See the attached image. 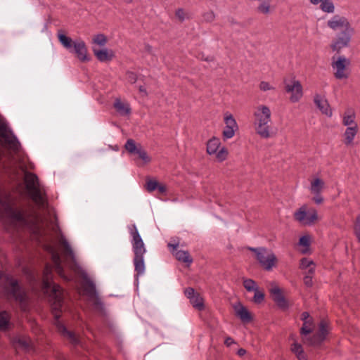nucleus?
I'll list each match as a JSON object with an SVG mask.
<instances>
[{
    "label": "nucleus",
    "mask_w": 360,
    "mask_h": 360,
    "mask_svg": "<svg viewBox=\"0 0 360 360\" xmlns=\"http://www.w3.org/2000/svg\"><path fill=\"white\" fill-rule=\"evenodd\" d=\"M46 251L49 253L53 266L46 264L44 270L43 280L41 283L42 292L49 297L51 304L52 314L56 319V325L58 332L63 335H68V338H75V335L70 332L66 327L59 321L61 316L63 303V290L60 285L51 281V273L53 269L62 278L67 279L62 260L58 250L51 245L46 246Z\"/></svg>",
    "instance_id": "1"
},
{
    "label": "nucleus",
    "mask_w": 360,
    "mask_h": 360,
    "mask_svg": "<svg viewBox=\"0 0 360 360\" xmlns=\"http://www.w3.org/2000/svg\"><path fill=\"white\" fill-rule=\"evenodd\" d=\"M0 219L18 230L30 227L38 220V217L28 214L22 207H16L11 195L0 190Z\"/></svg>",
    "instance_id": "2"
},
{
    "label": "nucleus",
    "mask_w": 360,
    "mask_h": 360,
    "mask_svg": "<svg viewBox=\"0 0 360 360\" xmlns=\"http://www.w3.org/2000/svg\"><path fill=\"white\" fill-rule=\"evenodd\" d=\"M0 287L6 299L18 303L23 311L28 309L26 292L17 279L11 275L3 274L0 271Z\"/></svg>",
    "instance_id": "3"
},
{
    "label": "nucleus",
    "mask_w": 360,
    "mask_h": 360,
    "mask_svg": "<svg viewBox=\"0 0 360 360\" xmlns=\"http://www.w3.org/2000/svg\"><path fill=\"white\" fill-rule=\"evenodd\" d=\"M128 231L131 237V243L134 255L133 259L134 269L137 275L140 276L145 272L144 255L146 252V248L135 224L129 226Z\"/></svg>",
    "instance_id": "4"
},
{
    "label": "nucleus",
    "mask_w": 360,
    "mask_h": 360,
    "mask_svg": "<svg viewBox=\"0 0 360 360\" xmlns=\"http://www.w3.org/2000/svg\"><path fill=\"white\" fill-rule=\"evenodd\" d=\"M271 115L269 108L264 105L257 106L254 112L255 131L263 139H269L275 134L269 125Z\"/></svg>",
    "instance_id": "5"
},
{
    "label": "nucleus",
    "mask_w": 360,
    "mask_h": 360,
    "mask_svg": "<svg viewBox=\"0 0 360 360\" xmlns=\"http://www.w3.org/2000/svg\"><path fill=\"white\" fill-rule=\"evenodd\" d=\"M25 183L29 195L36 205L39 209H46L48 205L47 200L45 193L40 187L37 176L25 172Z\"/></svg>",
    "instance_id": "6"
},
{
    "label": "nucleus",
    "mask_w": 360,
    "mask_h": 360,
    "mask_svg": "<svg viewBox=\"0 0 360 360\" xmlns=\"http://www.w3.org/2000/svg\"><path fill=\"white\" fill-rule=\"evenodd\" d=\"M0 138L2 143L10 150L15 153H18L20 150V142L7 124L4 122H0Z\"/></svg>",
    "instance_id": "7"
},
{
    "label": "nucleus",
    "mask_w": 360,
    "mask_h": 360,
    "mask_svg": "<svg viewBox=\"0 0 360 360\" xmlns=\"http://www.w3.org/2000/svg\"><path fill=\"white\" fill-rule=\"evenodd\" d=\"M250 250L256 254V257L260 265L267 271H270L277 262L275 255L266 248H250Z\"/></svg>",
    "instance_id": "8"
},
{
    "label": "nucleus",
    "mask_w": 360,
    "mask_h": 360,
    "mask_svg": "<svg viewBox=\"0 0 360 360\" xmlns=\"http://www.w3.org/2000/svg\"><path fill=\"white\" fill-rule=\"evenodd\" d=\"M82 288L85 295L92 302L94 309L98 311L102 312L104 309L103 304L96 290L94 283L91 279L85 277L82 283Z\"/></svg>",
    "instance_id": "9"
},
{
    "label": "nucleus",
    "mask_w": 360,
    "mask_h": 360,
    "mask_svg": "<svg viewBox=\"0 0 360 360\" xmlns=\"http://www.w3.org/2000/svg\"><path fill=\"white\" fill-rule=\"evenodd\" d=\"M295 219L304 225H312L318 219V214L314 208L308 209L307 205L302 206L294 213Z\"/></svg>",
    "instance_id": "10"
},
{
    "label": "nucleus",
    "mask_w": 360,
    "mask_h": 360,
    "mask_svg": "<svg viewBox=\"0 0 360 360\" xmlns=\"http://www.w3.org/2000/svg\"><path fill=\"white\" fill-rule=\"evenodd\" d=\"M354 32L353 27L342 30L332 43L331 49L333 51H339L342 48L348 46Z\"/></svg>",
    "instance_id": "11"
},
{
    "label": "nucleus",
    "mask_w": 360,
    "mask_h": 360,
    "mask_svg": "<svg viewBox=\"0 0 360 360\" xmlns=\"http://www.w3.org/2000/svg\"><path fill=\"white\" fill-rule=\"evenodd\" d=\"M349 65V60L344 56H340L336 60H333L332 68L335 70L334 75L338 79H347L349 73L347 67Z\"/></svg>",
    "instance_id": "12"
},
{
    "label": "nucleus",
    "mask_w": 360,
    "mask_h": 360,
    "mask_svg": "<svg viewBox=\"0 0 360 360\" xmlns=\"http://www.w3.org/2000/svg\"><path fill=\"white\" fill-rule=\"evenodd\" d=\"M224 121L225 127L222 132L223 138L225 140L231 139L238 129V124L233 116L228 112L224 113Z\"/></svg>",
    "instance_id": "13"
},
{
    "label": "nucleus",
    "mask_w": 360,
    "mask_h": 360,
    "mask_svg": "<svg viewBox=\"0 0 360 360\" xmlns=\"http://www.w3.org/2000/svg\"><path fill=\"white\" fill-rule=\"evenodd\" d=\"M269 292L272 300L279 309L283 311L288 309L289 303L283 295L281 290L278 285L272 283Z\"/></svg>",
    "instance_id": "14"
},
{
    "label": "nucleus",
    "mask_w": 360,
    "mask_h": 360,
    "mask_svg": "<svg viewBox=\"0 0 360 360\" xmlns=\"http://www.w3.org/2000/svg\"><path fill=\"white\" fill-rule=\"evenodd\" d=\"M126 150L130 153L138 155L144 162L147 163L150 161V157L147 153L143 149L142 146L136 145L133 139H128L124 146Z\"/></svg>",
    "instance_id": "15"
},
{
    "label": "nucleus",
    "mask_w": 360,
    "mask_h": 360,
    "mask_svg": "<svg viewBox=\"0 0 360 360\" xmlns=\"http://www.w3.org/2000/svg\"><path fill=\"white\" fill-rule=\"evenodd\" d=\"M184 294L186 297L189 299L193 307L198 311H202L205 309L203 298L199 293L196 292L193 288H186Z\"/></svg>",
    "instance_id": "16"
},
{
    "label": "nucleus",
    "mask_w": 360,
    "mask_h": 360,
    "mask_svg": "<svg viewBox=\"0 0 360 360\" xmlns=\"http://www.w3.org/2000/svg\"><path fill=\"white\" fill-rule=\"evenodd\" d=\"M327 25L330 29L335 31L340 29L345 30L352 27L347 18L339 15L333 16L328 21Z\"/></svg>",
    "instance_id": "17"
},
{
    "label": "nucleus",
    "mask_w": 360,
    "mask_h": 360,
    "mask_svg": "<svg viewBox=\"0 0 360 360\" xmlns=\"http://www.w3.org/2000/svg\"><path fill=\"white\" fill-rule=\"evenodd\" d=\"M285 90L291 93L290 101L293 103L297 102L302 96V86L297 80L292 81L291 84L285 83Z\"/></svg>",
    "instance_id": "18"
},
{
    "label": "nucleus",
    "mask_w": 360,
    "mask_h": 360,
    "mask_svg": "<svg viewBox=\"0 0 360 360\" xmlns=\"http://www.w3.org/2000/svg\"><path fill=\"white\" fill-rule=\"evenodd\" d=\"M58 243L61 248V251L63 255V257L66 260L75 262V254L74 252L68 243V240L65 239L64 236L60 232L58 237Z\"/></svg>",
    "instance_id": "19"
},
{
    "label": "nucleus",
    "mask_w": 360,
    "mask_h": 360,
    "mask_svg": "<svg viewBox=\"0 0 360 360\" xmlns=\"http://www.w3.org/2000/svg\"><path fill=\"white\" fill-rule=\"evenodd\" d=\"M73 49L70 50V52H74L78 59L81 61L88 60L87 57V49L86 47V44L84 41L79 39L76 40L73 42Z\"/></svg>",
    "instance_id": "20"
},
{
    "label": "nucleus",
    "mask_w": 360,
    "mask_h": 360,
    "mask_svg": "<svg viewBox=\"0 0 360 360\" xmlns=\"http://www.w3.org/2000/svg\"><path fill=\"white\" fill-rule=\"evenodd\" d=\"M233 309L236 315L243 323H250L252 320V316L248 309L240 302H238L233 305Z\"/></svg>",
    "instance_id": "21"
},
{
    "label": "nucleus",
    "mask_w": 360,
    "mask_h": 360,
    "mask_svg": "<svg viewBox=\"0 0 360 360\" xmlns=\"http://www.w3.org/2000/svg\"><path fill=\"white\" fill-rule=\"evenodd\" d=\"M314 103L321 112L328 117L332 116V110L324 96L316 94L314 98Z\"/></svg>",
    "instance_id": "22"
},
{
    "label": "nucleus",
    "mask_w": 360,
    "mask_h": 360,
    "mask_svg": "<svg viewBox=\"0 0 360 360\" xmlns=\"http://www.w3.org/2000/svg\"><path fill=\"white\" fill-rule=\"evenodd\" d=\"M342 124L345 126H347V127L357 126V124L355 122V112L353 109L348 108L346 110L342 117Z\"/></svg>",
    "instance_id": "23"
},
{
    "label": "nucleus",
    "mask_w": 360,
    "mask_h": 360,
    "mask_svg": "<svg viewBox=\"0 0 360 360\" xmlns=\"http://www.w3.org/2000/svg\"><path fill=\"white\" fill-rule=\"evenodd\" d=\"M114 108L121 115H127L131 112L129 105L127 103L122 102L120 99L118 98L115 101Z\"/></svg>",
    "instance_id": "24"
},
{
    "label": "nucleus",
    "mask_w": 360,
    "mask_h": 360,
    "mask_svg": "<svg viewBox=\"0 0 360 360\" xmlns=\"http://www.w3.org/2000/svg\"><path fill=\"white\" fill-rule=\"evenodd\" d=\"M358 126L347 127L344 133V143L345 145H351L357 134Z\"/></svg>",
    "instance_id": "25"
},
{
    "label": "nucleus",
    "mask_w": 360,
    "mask_h": 360,
    "mask_svg": "<svg viewBox=\"0 0 360 360\" xmlns=\"http://www.w3.org/2000/svg\"><path fill=\"white\" fill-rule=\"evenodd\" d=\"M315 266L314 262L307 258H302L300 260V268L304 271V274H314Z\"/></svg>",
    "instance_id": "26"
},
{
    "label": "nucleus",
    "mask_w": 360,
    "mask_h": 360,
    "mask_svg": "<svg viewBox=\"0 0 360 360\" xmlns=\"http://www.w3.org/2000/svg\"><path fill=\"white\" fill-rule=\"evenodd\" d=\"M330 330V326L329 322L326 319L321 320L317 328L319 338H325L329 334Z\"/></svg>",
    "instance_id": "27"
},
{
    "label": "nucleus",
    "mask_w": 360,
    "mask_h": 360,
    "mask_svg": "<svg viewBox=\"0 0 360 360\" xmlns=\"http://www.w3.org/2000/svg\"><path fill=\"white\" fill-rule=\"evenodd\" d=\"M94 53L96 58L101 62L110 60L113 56L112 51H109L106 49L102 50L94 49Z\"/></svg>",
    "instance_id": "28"
},
{
    "label": "nucleus",
    "mask_w": 360,
    "mask_h": 360,
    "mask_svg": "<svg viewBox=\"0 0 360 360\" xmlns=\"http://www.w3.org/2000/svg\"><path fill=\"white\" fill-rule=\"evenodd\" d=\"M325 183L319 178H316L311 182L310 191L314 194H320L324 187Z\"/></svg>",
    "instance_id": "29"
},
{
    "label": "nucleus",
    "mask_w": 360,
    "mask_h": 360,
    "mask_svg": "<svg viewBox=\"0 0 360 360\" xmlns=\"http://www.w3.org/2000/svg\"><path fill=\"white\" fill-rule=\"evenodd\" d=\"M259 1L260 3L257 8V12L264 15L269 14L272 11L271 0H262Z\"/></svg>",
    "instance_id": "30"
},
{
    "label": "nucleus",
    "mask_w": 360,
    "mask_h": 360,
    "mask_svg": "<svg viewBox=\"0 0 360 360\" xmlns=\"http://www.w3.org/2000/svg\"><path fill=\"white\" fill-rule=\"evenodd\" d=\"M176 259L190 265L193 262V259L187 251L178 250L175 252Z\"/></svg>",
    "instance_id": "31"
},
{
    "label": "nucleus",
    "mask_w": 360,
    "mask_h": 360,
    "mask_svg": "<svg viewBox=\"0 0 360 360\" xmlns=\"http://www.w3.org/2000/svg\"><path fill=\"white\" fill-rule=\"evenodd\" d=\"M292 351L296 355L298 360H307L303 347L301 345L297 342L292 344Z\"/></svg>",
    "instance_id": "32"
},
{
    "label": "nucleus",
    "mask_w": 360,
    "mask_h": 360,
    "mask_svg": "<svg viewBox=\"0 0 360 360\" xmlns=\"http://www.w3.org/2000/svg\"><path fill=\"white\" fill-rule=\"evenodd\" d=\"M221 143L219 139L213 138L207 144V151L209 154H214L219 148Z\"/></svg>",
    "instance_id": "33"
},
{
    "label": "nucleus",
    "mask_w": 360,
    "mask_h": 360,
    "mask_svg": "<svg viewBox=\"0 0 360 360\" xmlns=\"http://www.w3.org/2000/svg\"><path fill=\"white\" fill-rule=\"evenodd\" d=\"M58 38L61 44L67 49L71 50L73 46V42L72 39L67 37L64 34L59 32L58 34Z\"/></svg>",
    "instance_id": "34"
},
{
    "label": "nucleus",
    "mask_w": 360,
    "mask_h": 360,
    "mask_svg": "<svg viewBox=\"0 0 360 360\" xmlns=\"http://www.w3.org/2000/svg\"><path fill=\"white\" fill-rule=\"evenodd\" d=\"M320 8L323 12L328 13H332L335 11V6L332 0H323Z\"/></svg>",
    "instance_id": "35"
},
{
    "label": "nucleus",
    "mask_w": 360,
    "mask_h": 360,
    "mask_svg": "<svg viewBox=\"0 0 360 360\" xmlns=\"http://www.w3.org/2000/svg\"><path fill=\"white\" fill-rule=\"evenodd\" d=\"M9 315L6 311H0V329L5 330L9 325Z\"/></svg>",
    "instance_id": "36"
},
{
    "label": "nucleus",
    "mask_w": 360,
    "mask_h": 360,
    "mask_svg": "<svg viewBox=\"0 0 360 360\" xmlns=\"http://www.w3.org/2000/svg\"><path fill=\"white\" fill-rule=\"evenodd\" d=\"M243 286L248 292L255 291L258 289L256 282L250 278L243 279Z\"/></svg>",
    "instance_id": "37"
},
{
    "label": "nucleus",
    "mask_w": 360,
    "mask_h": 360,
    "mask_svg": "<svg viewBox=\"0 0 360 360\" xmlns=\"http://www.w3.org/2000/svg\"><path fill=\"white\" fill-rule=\"evenodd\" d=\"M314 328L313 320L303 321V326L301 328V333L302 335L309 334Z\"/></svg>",
    "instance_id": "38"
},
{
    "label": "nucleus",
    "mask_w": 360,
    "mask_h": 360,
    "mask_svg": "<svg viewBox=\"0 0 360 360\" xmlns=\"http://www.w3.org/2000/svg\"><path fill=\"white\" fill-rule=\"evenodd\" d=\"M158 184L159 183L156 180L147 178L146 181V185H145L146 189L148 192L151 193L157 189V187L158 186Z\"/></svg>",
    "instance_id": "39"
},
{
    "label": "nucleus",
    "mask_w": 360,
    "mask_h": 360,
    "mask_svg": "<svg viewBox=\"0 0 360 360\" xmlns=\"http://www.w3.org/2000/svg\"><path fill=\"white\" fill-rule=\"evenodd\" d=\"M92 41L99 46H104L107 43V38L103 34H98L94 37Z\"/></svg>",
    "instance_id": "40"
},
{
    "label": "nucleus",
    "mask_w": 360,
    "mask_h": 360,
    "mask_svg": "<svg viewBox=\"0 0 360 360\" xmlns=\"http://www.w3.org/2000/svg\"><path fill=\"white\" fill-rule=\"evenodd\" d=\"M299 244H300V245L306 248L305 250H302V253L306 254L307 252V248H309V246L310 245V238H309V237L307 236H302L300 238Z\"/></svg>",
    "instance_id": "41"
},
{
    "label": "nucleus",
    "mask_w": 360,
    "mask_h": 360,
    "mask_svg": "<svg viewBox=\"0 0 360 360\" xmlns=\"http://www.w3.org/2000/svg\"><path fill=\"white\" fill-rule=\"evenodd\" d=\"M216 158L219 162H222L226 159L228 155V150L224 148H221L219 151H217Z\"/></svg>",
    "instance_id": "42"
},
{
    "label": "nucleus",
    "mask_w": 360,
    "mask_h": 360,
    "mask_svg": "<svg viewBox=\"0 0 360 360\" xmlns=\"http://www.w3.org/2000/svg\"><path fill=\"white\" fill-rule=\"evenodd\" d=\"M216 18L215 13L212 11L205 12L202 14V19L206 22H212Z\"/></svg>",
    "instance_id": "43"
},
{
    "label": "nucleus",
    "mask_w": 360,
    "mask_h": 360,
    "mask_svg": "<svg viewBox=\"0 0 360 360\" xmlns=\"http://www.w3.org/2000/svg\"><path fill=\"white\" fill-rule=\"evenodd\" d=\"M254 292L255 295L253 297V301L257 304L261 303L264 299V294L262 292L259 291L258 289H257Z\"/></svg>",
    "instance_id": "44"
},
{
    "label": "nucleus",
    "mask_w": 360,
    "mask_h": 360,
    "mask_svg": "<svg viewBox=\"0 0 360 360\" xmlns=\"http://www.w3.org/2000/svg\"><path fill=\"white\" fill-rule=\"evenodd\" d=\"M175 15L176 18L181 21H184L187 18V13L182 8L177 9Z\"/></svg>",
    "instance_id": "45"
},
{
    "label": "nucleus",
    "mask_w": 360,
    "mask_h": 360,
    "mask_svg": "<svg viewBox=\"0 0 360 360\" xmlns=\"http://www.w3.org/2000/svg\"><path fill=\"white\" fill-rule=\"evenodd\" d=\"M314 274H305L304 277V283L307 287H311L313 285L312 278Z\"/></svg>",
    "instance_id": "46"
},
{
    "label": "nucleus",
    "mask_w": 360,
    "mask_h": 360,
    "mask_svg": "<svg viewBox=\"0 0 360 360\" xmlns=\"http://www.w3.org/2000/svg\"><path fill=\"white\" fill-rule=\"evenodd\" d=\"M127 79L129 82L134 84L137 80V76L133 72H128L127 73Z\"/></svg>",
    "instance_id": "47"
},
{
    "label": "nucleus",
    "mask_w": 360,
    "mask_h": 360,
    "mask_svg": "<svg viewBox=\"0 0 360 360\" xmlns=\"http://www.w3.org/2000/svg\"><path fill=\"white\" fill-rule=\"evenodd\" d=\"M259 88L261 90L266 91L268 90L274 89V87L271 86L268 82H262L259 84Z\"/></svg>",
    "instance_id": "48"
},
{
    "label": "nucleus",
    "mask_w": 360,
    "mask_h": 360,
    "mask_svg": "<svg viewBox=\"0 0 360 360\" xmlns=\"http://www.w3.org/2000/svg\"><path fill=\"white\" fill-rule=\"evenodd\" d=\"M316 195L313 198V200L316 204H321L323 201V198L320 194H315Z\"/></svg>",
    "instance_id": "49"
},
{
    "label": "nucleus",
    "mask_w": 360,
    "mask_h": 360,
    "mask_svg": "<svg viewBox=\"0 0 360 360\" xmlns=\"http://www.w3.org/2000/svg\"><path fill=\"white\" fill-rule=\"evenodd\" d=\"M301 319L302 321H305L311 320L312 318L310 317L309 314L308 312L304 311L301 314Z\"/></svg>",
    "instance_id": "50"
},
{
    "label": "nucleus",
    "mask_w": 360,
    "mask_h": 360,
    "mask_svg": "<svg viewBox=\"0 0 360 360\" xmlns=\"http://www.w3.org/2000/svg\"><path fill=\"white\" fill-rule=\"evenodd\" d=\"M157 189L158 190L159 193L162 194H164L167 192V187L163 184H158Z\"/></svg>",
    "instance_id": "51"
},
{
    "label": "nucleus",
    "mask_w": 360,
    "mask_h": 360,
    "mask_svg": "<svg viewBox=\"0 0 360 360\" xmlns=\"http://www.w3.org/2000/svg\"><path fill=\"white\" fill-rule=\"evenodd\" d=\"M359 228H360V214H359V215L356 217V221H355V224H354V229H359Z\"/></svg>",
    "instance_id": "52"
},
{
    "label": "nucleus",
    "mask_w": 360,
    "mask_h": 360,
    "mask_svg": "<svg viewBox=\"0 0 360 360\" xmlns=\"http://www.w3.org/2000/svg\"><path fill=\"white\" fill-rule=\"evenodd\" d=\"M139 89L140 93L143 94V96L147 95L146 89L144 86H140Z\"/></svg>",
    "instance_id": "53"
},
{
    "label": "nucleus",
    "mask_w": 360,
    "mask_h": 360,
    "mask_svg": "<svg viewBox=\"0 0 360 360\" xmlns=\"http://www.w3.org/2000/svg\"><path fill=\"white\" fill-rule=\"evenodd\" d=\"M354 230L355 236H356L358 240L360 242V228L359 229H355Z\"/></svg>",
    "instance_id": "54"
},
{
    "label": "nucleus",
    "mask_w": 360,
    "mask_h": 360,
    "mask_svg": "<svg viewBox=\"0 0 360 360\" xmlns=\"http://www.w3.org/2000/svg\"><path fill=\"white\" fill-rule=\"evenodd\" d=\"M245 353H246L245 349H244L243 348L239 349L237 352L238 355L240 356H243V355H245Z\"/></svg>",
    "instance_id": "55"
},
{
    "label": "nucleus",
    "mask_w": 360,
    "mask_h": 360,
    "mask_svg": "<svg viewBox=\"0 0 360 360\" xmlns=\"http://www.w3.org/2000/svg\"><path fill=\"white\" fill-rule=\"evenodd\" d=\"M224 343L226 346L229 347L233 343V339H225Z\"/></svg>",
    "instance_id": "56"
},
{
    "label": "nucleus",
    "mask_w": 360,
    "mask_h": 360,
    "mask_svg": "<svg viewBox=\"0 0 360 360\" xmlns=\"http://www.w3.org/2000/svg\"><path fill=\"white\" fill-rule=\"evenodd\" d=\"M322 1H323V0H310L311 4H312L314 5H318V4L321 5Z\"/></svg>",
    "instance_id": "57"
},
{
    "label": "nucleus",
    "mask_w": 360,
    "mask_h": 360,
    "mask_svg": "<svg viewBox=\"0 0 360 360\" xmlns=\"http://www.w3.org/2000/svg\"><path fill=\"white\" fill-rule=\"evenodd\" d=\"M146 51H147L148 52H149V53H150V52L152 51V48H151V46H149V45H146Z\"/></svg>",
    "instance_id": "58"
},
{
    "label": "nucleus",
    "mask_w": 360,
    "mask_h": 360,
    "mask_svg": "<svg viewBox=\"0 0 360 360\" xmlns=\"http://www.w3.org/2000/svg\"><path fill=\"white\" fill-rule=\"evenodd\" d=\"M25 340H26V339H18V342H19L20 344H22V345H25Z\"/></svg>",
    "instance_id": "59"
},
{
    "label": "nucleus",
    "mask_w": 360,
    "mask_h": 360,
    "mask_svg": "<svg viewBox=\"0 0 360 360\" xmlns=\"http://www.w3.org/2000/svg\"><path fill=\"white\" fill-rule=\"evenodd\" d=\"M169 247H172L173 248V250H176L178 245H172V244H169Z\"/></svg>",
    "instance_id": "60"
},
{
    "label": "nucleus",
    "mask_w": 360,
    "mask_h": 360,
    "mask_svg": "<svg viewBox=\"0 0 360 360\" xmlns=\"http://www.w3.org/2000/svg\"><path fill=\"white\" fill-rule=\"evenodd\" d=\"M125 3L129 4L131 3L133 0H124Z\"/></svg>",
    "instance_id": "61"
},
{
    "label": "nucleus",
    "mask_w": 360,
    "mask_h": 360,
    "mask_svg": "<svg viewBox=\"0 0 360 360\" xmlns=\"http://www.w3.org/2000/svg\"><path fill=\"white\" fill-rule=\"evenodd\" d=\"M307 340H309V343H311L312 342V340H315L316 339H312V338H310V339H307Z\"/></svg>",
    "instance_id": "62"
},
{
    "label": "nucleus",
    "mask_w": 360,
    "mask_h": 360,
    "mask_svg": "<svg viewBox=\"0 0 360 360\" xmlns=\"http://www.w3.org/2000/svg\"><path fill=\"white\" fill-rule=\"evenodd\" d=\"M74 340H76L75 342H77V340H78L79 339L75 338V339H74Z\"/></svg>",
    "instance_id": "63"
}]
</instances>
